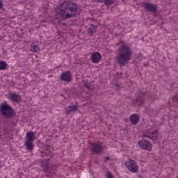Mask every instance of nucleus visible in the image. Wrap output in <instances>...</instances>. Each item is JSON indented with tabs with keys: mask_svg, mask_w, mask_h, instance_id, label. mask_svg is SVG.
Here are the masks:
<instances>
[{
	"mask_svg": "<svg viewBox=\"0 0 178 178\" xmlns=\"http://www.w3.org/2000/svg\"><path fill=\"white\" fill-rule=\"evenodd\" d=\"M40 166L43 169V172H47L48 169H49V160H43L40 162Z\"/></svg>",
	"mask_w": 178,
	"mask_h": 178,
	"instance_id": "obj_14",
	"label": "nucleus"
},
{
	"mask_svg": "<svg viewBox=\"0 0 178 178\" xmlns=\"http://www.w3.org/2000/svg\"><path fill=\"white\" fill-rule=\"evenodd\" d=\"M8 99H10L11 102H20L22 97L17 93H10Z\"/></svg>",
	"mask_w": 178,
	"mask_h": 178,
	"instance_id": "obj_12",
	"label": "nucleus"
},
{
	"mask_svg": "<svg viewBox=\"0 0 178 178\" xmlns=\"http://www.w3.org/2000/svg\"><path fill=\"white\" fill-rule=\"evenodd\" d=\"M138 144L142 149H147V151H149L151 148H152V144L149 143L147 140L143 139L138 142Z\"/></svg>",
	"mask_w": 178,
	"mask_h": 178,
	"instance_id": "obj_9",
	"label": "nucleus"
},
{
	"mask_svg": "<svg viewBox=\"0 0 178 178\" xmlns=\"http://www.w3.org/2000/svg\"><path fill=\"white\" fill-rule=\"evenodd\" d=\"M44 154H45V155L48 156V153H44Z\"/></svg>",
	"mask_w": 178,
	"mask_h": 178,
	"instance_id": "obj_28",
	"label": "nucleus"
},
{
	"mask_svg": "<svg viewBox=\"0 0 178 178\" xmlns=\"http://www.w3.org/2000/svg\"><path fill=\"white\" fill-rule=\"evenodd\" d=\"M95 2H99V3L104 2L105 5H111V3H113V1L115 0H95Z\"/></svg>",
	"mask_w": 178,
	"mask_h": 178,
	"instance_id": "obj_19",
	"label": "nucleus"
},
{
	"mask_svg": "<svg viewBox=\"0 0 178 178\" xmlns=\"http://www.w3.org/2000/svg\"><path fill=\"white\" fill-rule=\"evenodd\" d=\"M78 106H70L67 108L66 113L67 115H70V113H74V112L77 111Z\"/></svg>",
	"mask_w": 178,
	"mask_h": 178,
	"instance_id": "obj_15",
	"label": "nucleus"
},
{
	"mask_svg": "<svg viewBox=\"0 0 178 178\" xmlns=\"http://www.w3.org/2000/svg\"><path fill=\"white\" fill-rule=\"evenodd\" d=\"M102 58V57L101 56V54L97 51L94 52L90 56L92 63H98Z\"/></svg>",
	"mask_w": 178,
	"mask_h": 178,
	"instance_id": "obj_11",
	"label": "nucleus"
},
{
	"mask_svg": "<svg viewBox=\"0 0 178 178\" xmlns=\"http://www.w3.org/2000/svg\"><path fill=\"white\" fill-rule=\"evenodd\" d=\"M8 69V64L5 61H0V70H6Z\"/></svg>",
	"mask_w": 178,
	"mask_h": 178,
	"instance_id": "obj_20",
	"label": "nucleus"
},
{
	"mask_svg": "<svg viewBox=\"0 0 178 178\" xmlns=\"http://www.w3.org/2000/svg\"><path fill=\"white\" fill-rule=\"evenodd\" d=\"M131 124H137L140 122V117L137 114H132L129 117Z\"/></svg>",
	"mask_w": 178,
	"mask_h": 178,
	"instance_id": "obj_13",
	"label": "nucleus"
},
{
	"mask_svg": "<svg viewBox=\"0 0 178 178\" xmlns=\"http://www.w3.org/2000/svg\"><path fill=\"white\" fill-rule=\"evenodd\" d=\"M118 74H122V72H118Z\"/></svg>",
	"mask_w": 178,
	"mask_h": 178,
	"instance_id": "obj_27",
	"label": "nucleus"
},
{
	"mask_svg": "<svg viewBox=\"0 0 178 178\" xmlns=\"http://www.w3.org/2000/svg\"><path fill=\"white\" fill-rule=\"evenodd\" d=\"M144 97H145V92L140 91L134 103L138 106H141V105H143L144 102H145V99L144 98Z\"/></svg>",
	"mask_w": 178,
	"mask_h": 178,
	"instance_id": "obj_8",
	"label": "nucleus"
},
{
	"mask_svg": "<svg viewBox=\"0 0 178 178\" xmlns=\"http://www.w3.org/2000/svg\"><path fill=\"white\" fill-rule=\"evenodd\" d=\"M141 5L146 12L153 13L154 16H158V6L151 2H143Z\"/></svg>",
	"mask_w": 178,
	"mask_h": 178,
	"instance_id": "obj_4",
	"label": "nucleus"
},
{
	"mask_svg": "<svg viewBox=\"0 0 178 178\" xmlns=\"http://www.w3.org/2000/svg\"><path fill=\"white\" fill-rule=\"evenodd\" d=\"M142 136L150 138L152 141H156L158 140V130L147 129L143 132Z\"/></svg>",
	"mask_w": 178,
	"mask_h": 178,
	"instance_id": "obj_5",
	"label": "nucleus"
},
{
	"mask_svg": "<svg viewBox=\"0 0 178 178\" xmlns=\"http://www.w3.org/2000/svg\"><path fill=\"white\" fill-rule=\"evenodd\" d=\"M19 178H22V177H19Z\"/></svg>",
	"mask_w": 178,
	"mask_h": 178,
	"instance_id": "obj_29",
	"label": "nucleus"
},
{
	"mask_svg": "<svg viewBox=\"0 0 178 178\" xmlns=\"http://www.w3.org/2000/svg\"><path fill=\"white\" fill-rule=\"evenodd\" d=\"M78 9L79 6L76 3L67 1L60 4L59 9L56 10V13L63 19H70L77 15Z\"/></svg>",
	"mask_w": 178,
	"mask_h": 178,
	"instance_id": "obj_1",
	"label": "nucleus"
},
{
	"mask_svg": "<svg viewBox=\"0 0 178 178\" xmlns=\"http://www.w3.org/2000/svg\"><path fill=\"white\" fill-rule=\"evenodd\" d=\"M84 87H86V88L88 90H90L91 91H94L95 89V88L90 83H84Z\"/></svg>",
	"mask_w": 178,
	"mask_h": 178,
	"instance_id": "obj_22",
	"label": "nucleus"
},
{
	"mask_svg": "<svg viewBox=\"0 0 178 178\" xmlns=\"http://www.w3.org/2000/svg\"><path fill=\"white\" fill-rule=\"evenodd\" d=\"M108 178H113V176L110 175V176L108 177Z\"/></svg>",
	"mask_w": 178,
	"mask_h": 178,
	"instance_id": "obj_26",
	"label": "nucleus"
},
{
	"mask_svg": "<svg viewBox=\"0 0 178 178\" xmlns=\"http://www.w3.org/2000/svg\"><path fill=\"white\" fill-rule=\"evenodd\" d=\"M97 29H98V27L97 26L91 25V26L89 27L88 29V33L89 34H90L91 35H92V34H94V33H97Z\"/></svg>",
	"mask_w": 178,
	"mask_h": 178,
	"instance_id": "obj_18",
	"label": "nucleus"
},
{
	"mask_svg": "<svg viewBox=\"0 0 178 178\" xmlns=\"http://www.w3.org/2000/svg\"><path fill=\"white\" fill-rule=\"evenodd\" d=\"M35 137V134L33 131H29L26 133V140L33 142L34 141V138Z\"/></svg>",
	"mask_w": 178,
	"mask_h": 178,
	"instance_id": "obj_16",
	"label": "nucleus"
},
{
	"mask_svg": "<svg viewBox=\"0 0 178 178\" xmlns=\"http://www.w3.org/2000/svg\"><path fill=\"white\" fill-rule=\"evenodd\" d=\"M0 113L7 119H12L15 116V110L5 101L0 106Z\"/></svg>",
	"mask_w": 178,
	"mask_h": 178,
	"instance_id": "obj_3",
	"label": "nucleus"
},
{
	"mask_svg": "<svg viewBox=\"0 0 178 178\" xmlns=\"http://www.w3.org/2000/svg\"><path fill=\"white\" fill-rule=\"evenodd\" d=\"M104 159H105V162H106L109 161V157H105Z\"/></svg>",
	"mask_w": 178,
	"mask_h": 178,
	"instance_id": "obj_25",
	"label": "nucleus"
},
{
	"mask_svg": "<svg viewBox=\"0 0 178 178\" xmlns=\"http://www.w3.org/2000/svg\"><path fill=\"white\" fill-rule=\"evenodd\" d=\"M117 56H115V62L121 66H126L131 59L133 52L131 49L126 44L122 45L117 51Z\"/></svg>",
	"mask_w": 178,
	"mask_h": 178,
	"instance_id": "obj_2",
	"label": "nucleus"
},
{
	"mask_svg": "<svg viewBox=\"0 0 178 178\" xmlns=\"http://www.w3.org/2000/svg\"><path fill=\"white\" fill-rule=\"evenodd\" d=\"M44 173L46 174L47 177H49V178H52L54 175H55V172H49V170H47Z\"/></svg>",
	"mask_w": 178,
	"mask_h": 178,
	"instance_id": "obj_23",
	"label": "nucleus"
},
{
	"mask_svg": "<svg viewBox=\"0 0 178 178\" xmlns=\"http://www.w3.org/2000/svg\"><path fill=\"white\" fill-rule=\"evenodd\" d=\"M106 148V146H102V144L99 143H95L92 144L90 149L92 154H94L95 155H98L101 154L102 151H105Z\"/></svg>",
	"mask_w": 178,
	"mask_h": 178,
	"instance_id": "obj_6",
	"label": "nucleus"
},
{
	"mask_svg": "<svg viewBox=\"0 0 178 178\" xmlns=\"http://www.w3.org/2000/svg\"><path fill=\"white\" fill-rule=\"evenodd\" d=\"M24 145L28 151H33V149H34V145H33V142L26 140Z\"/></svg>",
	"mask_w": 178,
	"mask_h": 178,
	"instance_id": "obj_17",
	"label": "nucleus"
},
{
	"mask_svg": "<svg viewBox=\"0 0 178 178\" xmlns=\"http://www.w3.org/2000/svg\"><path fill=\"white\" fill-rule=\"evenodd\" d=\"M2 8H3V2L2 0H0V9H2Z\"/></svg>",
	"mask_w": 178,
	"mask_h": 178,
	"instance_id": "obj_24",
	"label": "nucleus"
},
{
	"mask_svg": "<svg viewBox=\"0 0 178 178\" xmlns=\"http://www.w3.org/2000/svg\"><path fill=\"white\" fill-rule=\"evenodd\" d=\"M31 51L32 52H37V51H40V47L37 44H34L31 47Z\"/></svg>",
	"mask_w": 178,
	"mask_h": 178,
	"instance_id": "obj_21",
	"label": "nucleus"
},
{
	"mask_svg": "<svg viewBox=\"0 0 178 178\" xmlns=\"http://www.w3.org/2000/svg\"><path fill=\"white\" fill-rule=\"evenodd\" d=\"M60 79L61 81H72V74L70 72V71L63 72L60 76Z\"/></svg>",
	"mask_w": 178,
	"mask_h": 178,
	"instance_id": "obj_10",
	"label": "nucleus"
},
{
	"mask_svg": "<svg viewBox=\"0 0 178 178\" xmlns=\"http://www.w3.org/2000/svg\"><path fill=\"white\" fill-rule=\"evenodd\" d=\"M125 166L132 173H137L138 172V165H137V163L134 160L129 159L125 163Z\"/></svg>",
	"mask_w": 178,
	"mask_h": 178,
	"instance_id": "obj_7",
	"label": "nucleus"
},
{
	"mask_svg": "<svg viewBox=\"0 0 178 178\" xmlns=\"http://www.w3.org/2000/svg\"><path fill=\"white\" fill-rule=\"evenodd\" d=\"M0 168H1V166L0 165Z\"/></svg>",
	"mask_w": 178,
	"mask_h": 178,
	"instance_id": "obj_30",
	"label": "nucleus"
}]
</instances>
